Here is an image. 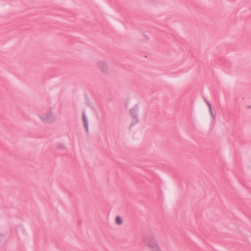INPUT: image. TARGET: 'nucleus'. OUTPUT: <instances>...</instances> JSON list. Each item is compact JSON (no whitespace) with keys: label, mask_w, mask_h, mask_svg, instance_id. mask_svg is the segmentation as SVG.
I'll list each match as a JSON object with an SVG mask.
<instances>
[{"label":"nucleus","mask_w":251,"mask_h":251,"mask_svg":"<svg viewBox=\"0 0 251 251\" xmlns=\"http://www.w3.org/2000/svg\"><path fill=\"white\" fill-rule=\"evenodd\" d=\"M146 247L149 251H163L155 238H151L146 243Z\"/></svg>","instance_id":"f257e3e1"},{"label":"nucleus","mask_w":251,"mask_h":251,"mask_svg":"<svg viewBox=\"0 0 251 251\" xmlns=\"http://www.w3.org/2000/svg\"><path fill=\"white\" fill-rule=\"evenodd\" d=\"M38 117L43 122L52 123L56 119L55 114L52 110L48 112L45 115H39Z\"/></svg>","instance_id":"f03ea898"},{"label":"nucleus","mask_w":251,"mask_h":251,"mask_svg":"<svg viewBox=\"0 0 251 251\" xmlns=\"http://www.w3.org/2000/svg\"><path fill=\"white\" fill-rule=\"evenodd\" d=\"M130 114L131 117V121L133 124H136L138 122L139 120L138 118V115L136 113L135 109H131L130 111Z\"/></svg>","instance_id":"7ed1b4c3"},{"label":"nucleus","mask_w":251,"mask_h":251,"mask_svg":"<svg viewBox=\"0 0 251 251\" xmlns=\"http://www.w3.org/2000/svg\"><path fill=\"white\" fill-rule=\"evenodd\" d=\"M83 123H84L85 127L86 128V129H87L88 128V122L87 121L86 118L85 116H84V115L83 116Z\"/></svg>","instance_id":"20e7f679"},{"label":"nucleus","mask_w":251,"mask_h":251,"mask_svg":"<svg viewBox=\"0 0 251 251\" xmlns=\"http://www.w3.org/2000/svg\"><path fill=\"white\" fill-rule=\"evenodd\" d=\"M116 223L117 224L120 225L123 223V220L120 217H117L116 218Z\"/></svg>","instance_id":"39448f33"},{"label":"nucleus","mask_w":251,"mask_h":251,"mask_svg":"<svg viewBox=\"0 0 251 251\" xmlns=\"http://www.w3.org/2000/svg\"><path fill=\"white\" fill-rule=\"evenodd\" d=\"M144 37L145 38V39L146 40V41H148L149 40V36H147V35H144Z\"/></svg>","instance_id":"423d86ee"},{"label":"nucleus","mask_w":251,"mask_h":251,"mask_svg":"<svg viewBox=\"0 0 251 251\" xmlns=\"http://www.w3.org/2000/svg\"><path fill=\"white\" fill-rule=\"evenodd\" d=\"M210 111L211 112H212V110H211V108L210 106Z\"/></svg>","instance_id":"0eeeda50"}]
</instances>
